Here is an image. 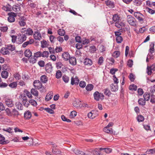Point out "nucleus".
Wrapping results in <instances>:
<instances>
[{
	"instance_id": "nucleus-1",
	"label": "nucleus",
	"mask_w": 155,
	"mask_h": 155,
	"mask_svg": "<svg viewBox=\"0 0 155 155\" xmlns=\"http://www.w3.org/2000/svg\"><path fill=\"white\" fill-rule=\"evenodd\" d=\"M127 21L130 25L133 26H137V21L131 15H128L127 17Z\"/></svg>"
},
{
	"instance_id": "nucleus-2",
	"label": "nucleus",
	"mask_w": 155,
	"mask_h": 155,
	"mask_svg": "<svg viewBox=\"0 0 155 155\" xmlns=\"http://www.w3.org/2000/svg\"><path fill=\"white\" fill-rule=\"evenodd\" d=\"M27 38V37L25 34H20L18 35L17 39L16 42L18 44H21L25 41Z\"/></svg>"
},
{
	"instance_id": "nucleus-3",
	"label": "nucleus",
	"mask_w": 155,
	"mask_h": 155,
	"mask_svg": "<svg viewBox=\"0 0 155 155\" xmlns=\"http://www.w3.org/2000/svg\"><path fill=\"white\" fill-rule=\"evenodd\" d=\"M33 85L34 87L36 89H39L42 88V89L44 91L45 90V88L44 87H42V84L41 82L39 80H35L33 82Z\"/></svg>"
},
{
	"instance_id": "nucleus-4",
	"label": "nucleus",
	"mask_w": 155,
	"mask_h": 155,
	"mask_svg": "<svg viewBox=\"0 0 155 155\" xmlns=\"http://www.w3.org/2000/svg\"><path fill=\"white\" fill-rule=\"evenodd\" d=\"M134 16L140 22L142 21H143L144 19V16L140 12H134Z\"/></svg>"
},
{
	"instance_id": "nucleus-5",
	"label": "nucleus",
	"mask_w": 155,
	"mask_h": 155,
	"mask_svg": "<svg viewBox=\"0 0 155 155\" xmlns=\"http://www.w3.org/2000/svg\"><path fill=\"white\" fill-rule=\"evenodd\" d=\"M9 16L8 18V20L10 22H12L15 21V17L16 16V14L13 12H9L8 13Z\"/></svg>"
},
{
	"instance_id": "nucleus-6",
	"label": "nucleus",
	"mask_w": 155,
	"mask_h": 155,
	"mask_svg": "<svg viewBox=\"0 0 155 155\" xmlns=\"http://www.w3.org/2000/svg\"><path fill=\"white\" fill-rule=\"evenodd\" d=\"M94 99L97 101H99L100 99H104V95L103 94L100 93L98 91H96L94 94Z\"/></svg>"
},
{
	"instance_id": "nucleus-7",
	"label": "nucleus",
	"mask_w": 155,
	"mask_h": 155,
	"mask_svg": "<svg viewBox=\"0 0 155 155\" xmlns=\"http://www.w3.org/2000/svg\"><path fill=\"white\" fill-rule=\"evenodd\" d=\"M5 101L6 104L8 107H11L13 106V102L12 99L9 98H6L5 99Z\"/></svg>"
},
{
	"instance_id": "nucleus-8",
	"label": "nucleus",
	"mask_w": 155,
	"mask_h": 155,
	"mask_svg": "<svg viewBox=\"0 0 155 155\" xmlns=\"http://www.w3.org/2000/svg\"><path fill=\"white\" fill-rule=\"evenodd\" d=\"M45 69L47 73H51L52 71V67L51 63L49 62L46 64L45 65Z\"/></svg>"
},
{
	"instance_id": "nucleus-9",
	"label": "nucleus",
	"mask_w": 155,
	"mask_h": 155,
	"mask_svg": "<svg viewBox=\"0 0 155 155\" xmlns=\"http://www.w3.org/2000/svg\"><path fill=\"white\" fill-rule=\"evenodd\" d=\"M73 105L74 107L77 108H80L82 107V104L81 101L79 100H77L73 102Z\"/></svg>"
},
{
	"instance_id": "nucleus-10",
	"label": "nucleus",
	"mask_w": 155,
	"mask_h": 155,
	"mask_svg": "<svg viewBox=\"0 0 155 155\" xmlns=\"http://www.w3.org/2000/svg\"><path fill=\"white\" fill-rule=\"evenodd\" d=\"M153 71H155V64H153L150 67L147 66V72L148 75H150L151 74Z\"/></svg>"
},
{
	"instance_id": "nucleus-11",
	"label": "nucleus",
	"mask_w": 155,
	"mask_h": 155,
	"mask_svg": "<svg viewBox=\"0 0 155 155\" xmlns=\"http://www.w3.org/2000/svg\"><path fill=\"white\" fill-rule=\"evenodd\" d=\"M128 29L127 28H125V29L123 28H120L118 30V31L114 32V34L116 37L117 36H120L121 35V32L123 31H128Z\"/></svg>"
},
{
	"instance_id": "nucleus-12",
	"label": "nucleus",
	"mask_w": 155,
	"mask_h": 155,
	"mask_svg": "<svg viewBox=\"0 0 155 155\" xmlns=\"http://www.w3.org/2000/svg\"><path fill=\"white\" fill-rule=\"evenodd\" d=\"M115 26L118 28H123V27H124L125 24L120 21L115 23Z\"/></svg>"
},
{
	"instance_id": "nucleus-13",
	"label": "nucleus",
	"mask_w": 155,
	"mask_h": 155,
	"mask_svg": "<svg viewBox=\"0 0 155 155\" xmlns=\"http://www.w3.org/2000/svg\"><path fill=\"white\" fill-rule=\"evenodd\" d=\"M34 38L35 40H40L41 39V36L40 32L35 31L33 35Z\"/></svg>"
},
{
	"instance_id": "nucleus-14",
	"label": "nucleus",
	"mask_w": 155,
	"mask_h": 155,
	"mask_svg": "<svg viewBox=\"0 0 155 155\" xmlns=\"http://www.w3.org/2000/svg\"><path fill=\"white\" fill-rule=\"evenodd\" d=\"M53 92L51 91L49 92L46 96L45 100L46 101H48L50 100L53 97Z\"/></svg>"
},
{
	"instance_id": "nucleus-15",
	"label": "nucleus",
	"mask_w": 155,
	"mask_h": 155,
	"mask_svg": "<svg viewBox=\"0 0 155 155\" xmlns=\"http://www.w3.org/2000/svg\"><path fill=\"white\" fill-rule=\"evenodd\" d=\"M19 115V113L18 110L15 109L12 110V114L11 117H17Z\"/></svg>"
},
{
	"instance_id": "nucleus-16",
	"label": "nucleus",
	"mask_w": 155,
	"mask_h": 155,
	"mask_svg": "<svg viewBox=\"0 0 155 155\" xmlns=\"http://www.w3.org/2000/svg\"><path fill=\"white\" fill-rule=\"evenodd\" d=\"M5 138L2 135L0 134V144H5L9 143V141L8 140L5 141Z\"/></svg>"
},
{
	"instance_id": "nucleus-17",
	"label": "nucleus",
	"mask_w": 155,
	"mask_h": 155,
	"mask_svg": "<svg viewBox=\"0 0 155 155\" xmlns=\"http://www.w3.org/2000/svg\"><path fill=\"white\" fill-rule=\"evenodd\" d=\"M79 82V80L78 78L76 77L75 78H74L73 77L71 78V84L72 85L74 84H78Z\"/></svg>"
},
{
	"instance_id": "nucleus-18",
	"label": "nucleus",
	"mask_w": 155,
	"mask_h": 155,
	"mask_svg": "<svg viewBox=\"0 0 155 155\" xmlns=\"http://www.w3.org/2000/svg\"><path fill=\"white\" fill-rule=\"evenodd\" d=\"M84 63L85 65L91 66L92 64V61L91 59L86 58L84 60Z\"/></svg>"
},
{
	"instance_id": "nucleus-19",
	"label": "nucleus",
	"mask_w": 155,
	"mask_h": 155,
	"mask_svg": "<svg viewBox=\"0 0 155 155\" xmlns=\"http://www.w3.org/2000/svg\"><path fill=\"white\" fill-rule=\"evenodd\" d=\"M34 42L33 39H31L29 41H27L25 42L22 45V46L23 48H25L27 46L29 45H31Z\"/></svg>"
},
{
	"instance_id": "nucleus-20",
	"label": "nucleus",
	"mask_w": 155,
	"mask_h": 155,
	"mask_svg": "<svg viewBox=\"0 0 155 155\" xmlns=\"http://www.w3.org/2000/svg\"><path fill=\"white\" fill-rule=\"evenodd\" d=\"M69 60V62L71 64L73 65H75L76 64V58L74 57L70 58Z\"/></svg>"
},
{
	"instance_id": "nucleus-21",
	"label": "nucleus",
	"mask_w": 155,
	"mask_h": 155,
	"mask_svg": "<svg viewBox=\"0 0 155 155\" xmlns=\"http://www.w3.org/2000/svg\"><path fill=\"white\" fill-rule=\"evenodd\" d=\"M110 89L112 91H116L118 89V86L117 84H112L110 86Z\"/></svg>"
},
{
	"instance_id": "nucleus-22",
	"label": "nucleus",
	"mask_w": 155,
	"mask_h": 155,
	"mask_svg": "<svg viewBox=\"0 0 155 155\" xmlns=\"http://www.w3.org/2000/svg\"><path fill=\"white\" fill-rule=\"evenodd\" d=\"M62 57L65 61H67L70 58V55L68 53L66 52L62 54Z\"/></svg>"
},
{
	"instance_id": "nucleus-23",
	"label": "nucleus",
	"mask_w": 155,
	"mask_h": 155,
	"mask_svg": "<svg viewBox=\"0 0 155 155\" xmlns=\"http://www.w3.org/2000/svg\"><path fill=\"white\" fill-rule=\"evenodd\" d=\"M31 116V114L29 110L26 112L24 114V118L26 119H30Z\"/></svg>"
},
{
	"instance_id": "nucleus-24",
	"label": "nucleus",
	"mask_w": 155,
	"mask_h": 155,
	"mask_svg": "<svg viewBox=\"0 0 155 155\" xmlns=\"http://www.w3.org/2000/svg\"><path fill=\"white\" fill-rule=\"evenodd\" d=\"M8 52L7 47L2 48L0 50V53L3 55H7L8 53Z\"/></svg>"
},
{
	"instance_id": "nucleus-25",
	"label": "nucleus",
	"mask_w": 155,
	"mask_h": 155,
	"mask_svg": "<svg viewBox=\"0 0 155 155\" xmlns=\"http://www.w3.org/2000/svg\"><path fill=\"white\" fill-rule=\"evenodd\" d=\"M105 132L107 133L113 134V130L111 128H109L107 126L105 127L103 130Z\"/></svg>"
},
{
	"instance_id": "nucleus-26",
	"label": "nucleus",
	"mask_w": 155,
	"mask_h": 155,
	"mask_svg": "<svg viewBox=\"0 0 155 155\" xmlns=\"http://www.w3.org/2000/svg\"><path fill=\"white\" fill-rule=\"evenodd\" d=\"M40 81L41 83H46L48 81V78L46 76L43 75L40 77Z\"/></svg>"
},
{
	"instance_id": "nucleus-27",
	"label": "nucleus",
	"mask_w": 155,
	"mask_h": 155,
	"mask_svg": "<svg viewBox=\"0 0 155 155\" xmlns=\"http://www.w3.org/2000/svg\"><path fill=\"white\" fill-rule=\"evenodd\" d=\"M105 3L107 5L111 8H113L114 7V3L108 0L105 1Z\"/></svg>"
},
{
	"instance_id": "nucleus-28",
	"label": "nucleus",
	"mask_w": 155,
	"mask_h": 155,
	"mask_svg": "<svg viewBox=\"0 0 155 155\" xmlns=\"http://www.w3.org/2000/svg\"><path fill=\"white\" fill-rule=\"evenodd\" d=\"M24 54L25 57L29 58L31 56L32 52L30 50L27 49L25 51Z\"/></svg>"
},
{
	"instance_id": "nucleus-29",
	"label": "nucleus",
	"mask_w": 155,
	"mask_h": 155,
	"mask_svg": "<svg viewBox=\"0 0 155 155\" xmlns=\"http://www.w3.org/2000/svg\"><path fill=\"white\" fill-rule=\"evenodd\" d=\"M113 21L116 22L120 21V18L119 15L117 14H114L113 15Z\"/></svg>"
},
{
	"instance_id": "nucleus-30",
	"label": "nucleus",
	"mask_w": 155,
	"mask_h": 155,
	"mask_svg": "<svg viewBox=\"0 0 155 155\" xmlns=\"http://www.w3.org/2000/svg\"><path fill=\"white\" fill-rule=\"evenodd\" d=\"M41 46L42 48L47 47L48 45V42L45 40L41 41Z\"/></svg>"
},
{
	"instance_id": "nucleus-31",
	"label": "nucleus",
	"mask_w": 155,
	"mask_h": 155,
	"mask_svg": "<svg viewBox=\"0 0 155 155\" xmlns=\"http://www.w3.org/2000/svg\"><path fill=\"white\" fill-rule=\"evenodd\" d=\"M74 152L77 155H89L86 154L84 152L77 149H74Z\"/></svg>"
},
{
	"instance_id": "nucleus-32",
	"label": "nucleus",
	"mask_w": 155,
	"mask_h": 155,
	"mask_svg": "<svg viewBox=\"0 0 155 155\" xmlns=\"http://www.w3.org/2000/svg\"><path fill=\"white\" fill-rule=\"evenodd\" d=\"M52 152L55 154H58L61 153V151L57 149L55 146H53V148L52 149Z\"/></svg>"
},
{
	"instance_id": "nucleus-33",
	"label": "nucleus",
	"mask_w": 155,
	"mask_h": 155,
	"mask_svg": "<svg viewBox=\"0 0 155 155\" xmlns=\"http://www.w3.org/2000/svg\"><path fill=\"white\" fill-rule=\"evenodd\" d=\"M18 110H22L23 107L22 104L19 102H16L15 104Z\"/></svg>"
},
{
	"instance_id": "nucleus-34",
	"label": "nucleus",
	"mask_w": 155,
	"mask_h": 155,
	"mask_svg": "<svg viewBox=\"0 0 155 155\" xmlns=\"http://www.w3.org/2000/svg\"><path fill=\"white\" fill-rule=\"evenodd\" d=\"M33 33V31L32 30L29 28H27L26 30V34L28 35H32Z\"/></svg>"
},
{
	"instance_id": "nucleus-35",
	"label": "nucleus",
	"mask_w": 155,
	"mask_h": 155,
	"mask_svg": "<svg viewBox=\"0 0 155 155\" xmlns=\"http://www.w3.org/2000/svg\"><path fill=\"white\" fill-rule=\"evenodd\" d=\"M24 18L23 17H20V18L22 20H20L18 22L19 25L21 26H24L26 25V22L23 21Z\"/></svg>"
},
{
	"instance_id": "nucleus-36",
	"label": "nucleus",
	"mask_w": 155,
	"mask_h": 155,
	"mask_svg": "<svg viewBox=\"0 0 155 155\" xmlns=\"http://www.w3.org/2000/svg\"><path fill=\"white\" fill-rule=\"evenodd\" d=\"M58 33L59 35L64 36L65 34V32L64 30L60 29L58 30Z\"/></svg>"
},
{
	"instance_id": "nucleus-37",
	"label": "nucleus",
	"mask_w": 155,
	"mask_h": 155,
	"mask_svg": "<svg viewBox=\"0 0 155 155\" xmlns=\"http://www.w3.org/2000/svg\"><path fill=\"white\" fill-rule=\"evenodd\" d=\"M138 102L140 105L142 106H144L146 104V101L143 98L139 99L138 101Z\"/></svg>"
},
{
	"instance_id": "nucleus-38",
	"label": "nucleus",
	"mask_w": 155,
	"mask_h": 155,
	"mask_svg": "<svg viewBox=\"0 0 155 155\" xmlns=\"http://www.w3.org/2000/svg\"><path fill=\"white\" fill-rule=\"evenodd\" d=\"M1 75L2 78H7L8 76V73L6 71H3L2 72Z\"/></svg>"
},
{
	"instance_id": "nucleus-39",
	"label": "nucleus",
	"mask_w": 155,
	"mask_h": 155,
	"mask_svg": "<svg viewBox=\"0 0 155 155\" xmlns=\"http://www.w3.org/2000/svg\"><path fill=\"white\" fill-rule=\"evenodd\" d=\"M134 2L135 5L138 6H140L142 4V1L140 0H135Z\"/></svg>"
},
{
	"instance_id": "nucleus-40",
	"label": "nucleus",
	"mask_w": 155,
	"mask_h": 155,
	"mask_svg": "<svg viewBox=\"0 0 155 155\" xmlns=\"http://www.w3.org/2000/svg\"><path fill=\"white\" fill-rule=\"evenodd\" d=\"M144 99L145 101H148L150 99V95L148 93H145L143 96Z\"/></svg>"
},
{
	"instance_id": "nucleus-41",
	"label": "nucleus",
	"mask_w": 155,
	"mask_h": 155,
	"mask_svg": "<svg viewBox=\"0 0 155 155\" xmlns=\"http://www.w3.org/2000/svg\"><path fill=\"white\" fill-rule=\"evenodd\" d=\"M123 40V38L121 36H117L116 37V41L118 43H120L122 42Z\"/></svg>"
},
{
	"instance_id": "nucleus-42",
	"label": "nucleus",
	"mask_w": 155,
	"mask_h": 155,
	"mask_svg": "<svg viewBox=\"0 0 155 155\" xmlns=\"http://www.w3.org/2000/svg\"><path fill=\"white\" fill-rule=\"evenodd\" d=\"M154 44L153 42H152L151 44L150 45V48L149 49V52L151 54H152L154 51Z\"/></svg>"
},
{
	"instance_id": "nucleus-43",
	"label": "nucleus",
	"mask_w": 155,
	"mask_h": 155,
	"mask_svg": "<svg viewBox=\"0 0 155 155\" xmlns=\"http://www.w3.org/2000/svg\"><path fill=\"white\" fill-rule=\"evenodd\" d=\"M145 10L146 11L148 12L150 14L152 15L155 13V10H153L149 8H146Z\"/></svg>"
},
{
	"instance_id": "nucleus-44",
	"label": "nucleus",
	"mask_w": 155,
	"mask_h": 155,
	"mask_svg": "<svg viewBox=\"0 0 155 155\" xmlns=\"http://www.w3.org/2000/svg\"><path fill=\"white\" fill-rule=\"evenodd\" d=\"M7 48L8 50H9L11 51H14L15 49V45H8L7 47Z\"/></svg>"
},
{
	"instance_id": "nucleus-45",
	"label": "nucleus",
	"mask_w": 155,
	"mask_h": 155,
	"mask_svg": "<svg viewBox=\"0 0 155 155\" xmlns=\"http://www.w3.org/2000/svg\"><path fill=\"white\" fill-rule=\"evenodd\" d=\"M100 151H99V149H96L94 150H92L91 152L94 155H98Z\"/></svg>"
},
{
	"instance_id": "nucleus-46",
	"label": "nucleus",
	"mask_w": 155,
	"mask_h": 155,
	"mask_svg": "<svg viewBox=\"0 0 155 155\" xmlns=\"http://www.w3.org/2000/svg\"><path fill=\"white\" fill-rule=\"evenodd\" d=\"M137 88V87L134 84L131 85L129 87V89L130 90L136 91Z\"/></svg>"
},
{
	"instance_id": "nucleus-47",
	"label": "nucleus",
	"mask_w": 155,
	"mask_h": 155,
	"mask_svg": "<svg viewBox=\"0 0 155 155\" xmlns=\"http://www.w3.org/2000/svg\"><path fill=\"white\" fill-rule=\"evenodd\" d=\"M31 93L35 96H37L38 95V91L35 89L32 88L31 90Z\"/></svg>"
},
{
	"instance_id": "nucleus-48",
	"label": "nucleus",
	"mask_w": 155,
	"mask_h": 155,
	"mask_svg": "<svg viewBox=\"0 0 155 155\" xmlns=\"http://www.w3.org/2000/svg\"><path fill=\"white\" fill-rule=\"evenodd\" d=\"M62 76V74L61 71L58 70L56 72V78L57 79L60 78H61Z\"/></svg>"
},
{
	"instance_id": "nucleus-49",
	"label": "nucleus",
	"mask_w": 155,
	"mask_h": 155,
	"mask_svg": "<svg viewBox=\"0 0 155 155\" xmlns=\"http://www.w3.org/2000/svg\"><path fill=\"white\" fill-rule=\"evenodd\" d=\"M29 104L34 106H36L37 105V102L33 99H31L29 101Z\"/></svg>"
},
{
	"instance_id": "nucleus-50",
	"label": "nucleus",
	"mask_w": 155,
	"mask_h": 155,
	"mask_svg": "<svg viewBox=\"0 0 155 155\" xmlns=\"http://www.w3.org/2000/svg\"><path fill=\"white\" fill-rule=\"evenodd\" d=\"M17 85V82H14L9 84V86L12 88H16Z\"/></svg>"
},
{
	"instance_id": "nucleus-51",
	"label": "nucleus",
	"mask_w": 155,
	"mask_h": 155,
	"mask_svg": "<svg viewBox=\"0 0 155 155\" xmlns=\"http://www.w3.org/2000/svg\"><path fill=\"white\" fill-rule=\"evenodd\" d=\"M93 88V85L92 84H89L87 85L86 87V89L87 91H91L92 90Z\"/></svg>"
},
{
	"instance_id": "nucleus-52",
	"label": "nucleus",
	"mask_w": 155,
	"mask_h": 155,
	"mask_svg": "<svg viewBox=\"0 0 155 155\" xmlns=\"http://www.w3.org/2000/svg\"><path fill=\"white\" fill-rule=\"evenodd\" d=\"M120 52L119 51H115L113 54V56L115 58H117L120 55Z\"/></svg>"
},
{
	"instance_id": "nucleus-53",
	"label": "nucleus",
	"mask_w": 155,
	"mask_h": 155,
	"mask_svg": "<svg viewBox=\"0 0 155 155\" xmlns=\"http://www.w3.org/2000/svg\"><path fill=\"white\" fill-rule=\"evenodd\" d=\"M56 39V37L53 35H51L49 36L50 41L52 43H54Z\"/></svg>"
},
{
	"instance_id": "nucleus-54",
	"label": "nucleus",
	"mask_w": 155,
	"mask_h": 155,
	"mask_svg": "<svg viewBox=\"0 0 155 155\" xmlns=\"http://www.w3.org/2000/svg\"><path fill=\"white\" fill-rule=\"evenodd\" d=\"M62 78L63 81L65 83H67L68 82L69 78L68 76L66 75H64L63 76Z\"/></svg>"
},
{
	"instance_id": "nucleus-55",
	"label": "nucleus",
	"mask_w": 155,
	"mask_h": 155,
	"mask_svg": "<svg viewBox=\"0 0 155 155\" xmlns=\"http://www.w3.org/2000/svg\"><path fill=\"white\" fill-rule=\"evenodd\" d=\"M137 119L139 122H142L144 120V118L142 115H139L137 117Z\"/></svg>"
},
{
	"instance_id": "nucleus-56",
	"label": "nucleus",
	"mask_w": 155,
	"mask_h": 155,
	"mask_svg": "<svg viewBox=\"0 0 155 155\" xmlns=\"http://www.w3.org/2000/svg\"><path fill=\"white\" fill-rule=\"evenodd\" d=\"M90 42V41L89 39H83L82 40L81 42L82 43V44L84 45H86L88 44Z\"/></svg>"
},
{
	"instance_id": "nucleus-57",
	"label": "nucleus",
	"mask_w": 155,
	"mask_h": 155,
	"mask_svg": "<svg viewBox=\"0 0 155 155\" xmlns=\"http://www.w3.org/2000/svg\"><path fill=\"white\" fill-rule=\"evenodd\" d=\"M42 53L41 51H38L34 54L35 57L37 58H38L42 56Z\"/></svg>"
},
{
	"instance_id": "nucleus-58",
	"label": "nucleus",
	"mask_w": 155,
	"mask_h": 155,
	"mask_svg": "<svg viewBox=\"0 0 155 155\" xmlns=\"http://www.w3.org/2000/svg\"><path fill=\"white\" fill-rule=\"evenodd\" d=\"M77 113L75 111H73L71 112V114L70 115V117L71 118H74L77 115Z\"/></svg>"
},
{
	"instance_id": "nucleus-59",
	"label": "nucleus",
	"mask_w": 155,
	"mask_h": 155,
	"mask_svg": "<svg viewBox=\"0 0 155 155\" xmlns=\"http://www.w3.org/2000/svg\"><path fill=\"white\" fill-rule=\"evenodd\" d=\"M37 61V58H35V56H34V57H31L30 58V61L31 63L32 64L35 63Z\"/></svg>"
},
{
	"instance_id": "nucleus-60",
	"label": "nucleus",
	"mask_w": 155,
	"mask_h": 155,
	"mask_svg": "<svg viewBox=\"0 0 155 155\" xmlns=\"http://www.w3.org/2000/svg\"><path fill=\"white\" fill-rule=\"evenodd\" d=\"M42 57L47 58L48 57L49 53L47 51H44L42 53Z\"/></svg>"
},
{
	"instance_id": "nucleus-61",
	"label": "nucleus",
	"mask_w": 155,
	"mask_h": 155,
	"mask_svg": "<svg viewBox=\"0 0 155 155\" xmlns=\"http://www.w3.org/2000/svg\"><path fill=\"white\" fill-rule=\"evenodd\" d=\"M104 93L105 95L108 96H109L110 94H111L110 90L107 89H104Z\"/></svg>"
},
{
	"instance_id": "nucleus-62",
	"label": "nucleus",
	"mask_w": 155,
	"mask_h": 155,
	"mask_svg": "<svg viewBox=\"0 0 155 155\" xmlns=\"http://www.w3.org/2000/svg\"><path fill=\"white\" fill-rule=\"evenodd\" d=\"M127 65L129 67L131 68L133 65V61L131 59L127 61Z\"/></svg>"
},
{
	"instance_id": "nucleus-63",
	"label": "nucleus",
	"mask_w": 155,
	"mask_h": 155,
	"mask_svg": "<svg viewBox=\"0 0 155 155\" xmlns=\"http://www.w3.org/2000/svg\"><path fill=\"white\" fill-rule=\"evenodd\" d=\"M2 9L6 11H10L11 10V7H9L7 6H3L2 7Z\"/></svg>"
},
{
	"instance_id": "nucleus-64",
	"label": "nucleus",
	"mask_w": 155,
	"mask_h": 155,
	"mask_svg": "<svg viewBox=\"0 0 155 155\" xmlns=\"http://www.w3.org/2000/svg\"><path fill=\"white\" fill-rule=\"evenodd\" d=\"M2 130L3 131H6L9 133H11L12 132L13 130L12 128L9 127L6 129L3 128Z\"/></svg>"
}]
</instances>
